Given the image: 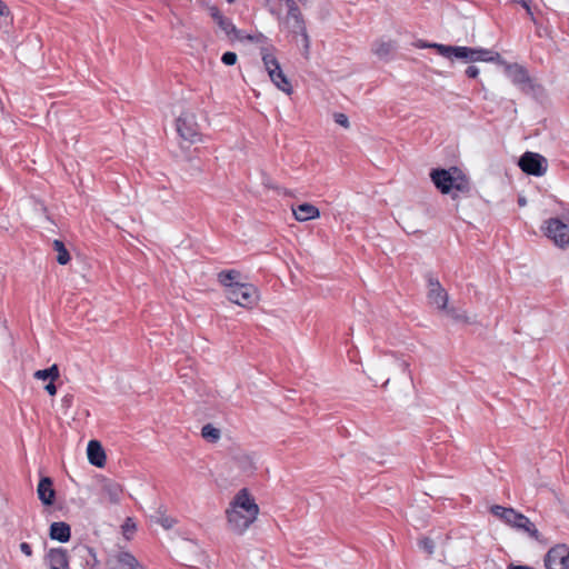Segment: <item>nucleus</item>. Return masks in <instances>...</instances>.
I'll return each mask as SVG.
<instances>
[{
	"instance_id": "f257e3e1",
	"label": "nucleus",
	"mask_w": 569,
	"mask_h": 569,
	"mask_svg": "<svg viewBox=\"0 0 569 569\" xmlns=\"http://www.w3.org/2000/svg\"><path fill=\"white\" fill-rule=\"evenodd\" d=\"M259 506L248 489H241L226 509L227 525L230 531L243 535L257 520Z\"/></svg>"
},
{
	"instance_id": "f03ea898",
	"label": "nucleus",
	"mask_w": 569,
	"mask_h": 569,
	"mask_svg": "<svg viewBox=\"0 0 569 569\" xmlns=\"http://www.w3.org/2000/svg\"><path fill=\"white\" fill-rule=\"evenodd\" d=\"M430 179L442 194H449L453 199L460 194H467L471 190L469 178L457 167L433 169L430 172Z\"/></svg>"
},
{
	"instance_id": "7ed1b4c3",
	"label": "nucleus",
	"mask_w": 569,
	"mask_h": 569,
	"mask_svg": "<svg viewBox=\"0 0 569 569\" xmlns=\"http://www.w3.org/2000/svg\"><path fill=\"white\" fill-rule=\"evenodd\" d=\"M436 51L443 58L462 62H501L500 53L485 48L465 46H435Z\"/></svg>"
},
{
	"instance_id": "20e7f679",
	"label": "nucleus",
	"mask_w": 569,
	"mask_h": 569,
	"mask_svg": "<svg viewBox=\"0 0 569 569\" xmlns=\"http://www.w3.org/2000/svg\"><path fill=\"white\" fill-rule=\"evenodd\" d=\"M407 367L395 353H382L368 360L363 372L372 380L385 379V385L389 382V376L397 367Z\"/></svg>"
},
{
	"instance_id": "39448f33",
	"label": "nucleus",
	"mask_w": 569,
	"mask_h": 569,
	"mask_svg": "<svg viewBox=\"0 0 569 569\" xmlns=\"http://www.w3.org/2000/svg\"><path fill=\"white\" fill-rule=\"evenodd\" d=\"M287 14L281 21L283 29L299 37L298 43L301 44L305 51H308L309 39L305 31L303 21L300 11L293 0H284Z\"/></svg>"
},
{
	"instance_id": "423d86ee",
	"label": "nucleus",
	"mask_w": 569,
	"mask_h": 569,
	"mask_svg": "<svg viewBox=\"0 0 569 569\" xmlns=\"http://www.w3.org/2000/svg\"><path fill=\"white\" fill-rule=\"evenodd\" d=\"M542 230L546 237H548L556 246L560 248L568 247L569 212H565L558 217L546 220Z\"/></svg>"
},
{
	"instance_id": "0eeeda50",
	"label": "nucleus",
	"mask_w": 569,
	"mask_h": 569,
	"mask_svg": "<svg viewBox=\"0 0 569 569\" xmlns=\"http://www.w3.org/2000/svg\"><path fill=\"white\" fill-rule=\"evenodd\" d=\"M227 298L243 308H252L259 299L258 290L250 283L239 282L226 292Z\"/></svg>"
},
{
	"instance_id": "6e6552de",
	"label": "nucleus",
	"mask_w": 569,
	"mask_h": 569,
	"mask_svg": "<svg viewBox=\"0 0 569 569\" xmlns=\"http://www.w3.org/2000/svg\"><path fill=\"white\" fill-rule=\"evenodd\" d=\"M262 61L264 64V68L271 79V81L274 83V86L283 91L287 94H290L292 91V87L288 78L284 76L278 60L276 57L270 53L268 50L262 53Z\"/></svg>"
},
{
	"instance_id": "1a4fd4ad",
	"label": "nucleus",
	"mask_w": 569,
	"mask_h": 569,
	"mask_svg": "<svg viewBox=\"0 0 569 569\" xmlns=\"http://www.w3.org/2000/svg\"><path fill=\"white\" fill-rule=\"evenodd\" d=\"M177 131L179 136L190 142L197 143L201 141V133L196 117L191 112H183L177 119Z\"/></svg>"
},
{
	"instance_id": "9d476101",
	"label": "nucleus",
	"mask_w": 569,
	"mask_h": 569,
	"mask_svg": "<svg viewBox=\"0 0 569 569\" xmlns=\"http://www.w3.org/2000/svg\"><path fill=\"white\" fill-rule=\"evenodd\" d=\"M519 167L528 174L541 177L547 171L548 162L541 154L528 151L520 157Z\"/></svg>"
},
{
	"instance_id": "9b49d317",
	"label": "nucleus",
	"mask_w": 569,
	"mask_h": 569,
	"mask_svg": "<svg viewBox=\"0 0 569 569\" xmlns=\"http://www.w3.org/2000/svg\"><path fill=\"white\" fill-rule=\"evenodd\" d=\"M546 569H569V547L557 545L548 550L545 556Z\"/></svg>"
},
{
	"instance_id": "f8f14e48",
	"label": "nucleus",
	"mask_w": 569,
	"mask_h": 569,
	"mask_svg": "<svg viewBox=\"0 0 569 569\" xmlns=\"http://www.w3.org/2000/svg\"><path fill=\"white\" fill-rule=\"evenodd\" d=\"M428 300L438 310H446L448 295L438 280L430 279L428 283Z\"/></svg>"
},
{
	"instance_id": "ddd939ff",
	"label": "nucleus",
	"mask_w": 569,
	"mask_h": 569,
	"mask_svg": "<svg viewBox=\"0 0 569 569\" xmlns=\"http://www.w3.org/2000/svg\"><path fill=\"white\" fill-rule=\"evenodd\" d=\"M123 493L122 486L118 482L104 479L101 482V496L104 500H107L111 505H118L121 501V497Z\"/></svg>"
},
{
	"instance_id": "4468645a",
	"label": "nucleus",
	"mask_w": 569,
	"mask_h": 569,
	"mask_svg": "<svg viewBox=\"0 0 569 569\" xmlns=\"http://www.w3.org/2000/svg\"><path fill=\"white\" fill-rule=\"evenodd\" d=\"M491 512L499 519H501L508 526L517 529L518 523L523 522V516L522 513L516 511L512 508H505L501 506H492Z\"/></svg>"
},
{
	"instance_id": "2eb2a0df",
	"label": "nucleus",
	"mask_w": 569,
	"mask_h": 569,
	"mask_svg": "<svg viewBox=\"0 0 569 569\" xmlns=\"http://www.w3.org/2000/svg\"><path fill=\"white\" fill-rule=\"evenodd\" d=\"M500 64L505 68L506 76L515 83V84H523L529 82V74L527 70L518 64V63H507L501 59Z\"/></svg>"
},
{
	"instance_id": "dca6fc26",
	"label": "nucleus",
	"mask_w": 569,
	"mask_h": 569,
	"mask_svg": "<svg viewBox=\"0 0 569 569\" xmlns=\"http://www.w3.org/2000/svg\"><path fill=\"white\" fill-rule=\"evenodd\" d=\"M38 498L46 506H51L54 502L56 491L53 489L52 480L49 477L40 479L37 487Z\"/></svg>"
},
{
	"instance_id": "f3484780",
	"label": "nucleus",
	"mask_w": 569,
	"mask_h": 569,
	"mask_svg": "<svg viewBox=\"0 0 569 569\" xmlns=\"http://www.w3.org/2000/svg\"><path fill=\"white\" fill-rule=\"evenodd\" d=\"M87 456L89 462L98 468H102L106 465L104 450L100 442L97 440L89 441L87 447Z\"/></svg>"
},
{
	"instance_id": "a211bd4d",
	"label": "nucleus",
	"mask_w": 569,
	"mask_h": 569,
	"mask_svg": "<svg viewBox=\"0 0 569 569\" xmlns=\"http://www.w3.org/2000/svg\"><path fill=\"white\" fill-rule=\"evenodd\" d=\"M111 569H144L129 552H119L111 560Z\"/></svg>"
},
{
	"instance_id": "6ab92c4d",
	"label": "nucleus",
	"mask_w": 569,
	"mask_h": 569,
	"mask_svg": "<svg viewBox=\"0 0 569 569\" xmlns=\"http://www.w3.org/2000/svg\"><path fill=\"white\" fill-rule=\"evenodd\" d=\"M48 560L50 569H69L67 552L61 548L51 549Z\"/></svg>"
},
{
	"instance_id": "aec40b11",
	"label": "nucleus",
	"mask_w": 569,
	"mask_h": 569,
	"mask_svg": "<svg viewBox=\"0 0 569 569\" xmlns=\"http://www.w3.org/2000/svg\"><path fill=\"white\" fill-rule=\"evenodd\" d=\"M292 212L298 221H307L320 214L318 208L309 203L292 207Z\"/></svg>"
},
{
	"instance_id": "412c9836",
	"label": "nucleus",
	"mask_w": 569,
	"mask_h": 569,
	"mask_svg": "<svg viewBox=\"0 0 569 569\" xmlns=\"http://www.w3.org/2000/svg\"><path fill=\"white\" fill-rule=\"evenodd\" d=\"M517 530L527 533L531 539L539 543L546 545L547 540L539 532L536 525L526 516H523V522L518 523Z\"/></svg>"
},
{
	"instance_id": "4be33fe9",
	"label": "nucleus",
	"mask_w": 569,
	"mask_h": 569,
	"mask_svg": "<svg viewBox=\"0 0 569 569\" xmlns=\"http://www.w3.org/2000/svg\"><path fill=\"white\" fill-rule=\"evenodd\" d=\"M71 529L66 522H52L50 526V538L59 542H67L70 539Z\"/></svg>"
},
{
	"instance_id": "5701e85b",
	"label": "nucleus",
	"mask_w": 569,
	"mask_h": 569,
	"mask_svg": "<svg viewBox=\"0 0 569 569\" xmlns=\"http://www.w3.org/2000/svg\"><path fill=\"white\" fill-rule=\"evenodd\" d=\"M219 28L228 36L229 38L233 37L239 40L247 39L249 41H253L252 36H243L241 31H239L236 26L223 16V18L217 23Z\"/></svg>"
},
{
	"instance_id": "b1692460",
	"label": "nucleus",
	"mask_w": 569,
	"mask_h": 569,
	"mask_svg": "<svg viewBox=\"0 0 569 569\" xmlns=\"http://www.w3.org/2000/svg\"><path fill=\"white\" fill-rule=\"evenodd\" d=\"M240 272L237 270H224L218 274L219 282L226 288V292L229 291V288L238 284L240 281Z\"/></svg>"
},
{
	"instance_id": "393cba45",
	"label": "nucleus",
	"mask_w": 569,
	"mask_h": 569,
	"mask_svg": "<svg viewBox=\"0 0 569 569\" xmlns=\"http://www.w3.org/2000/svg\"><path fill=\"white\" fill-rule=\"evenodd\" d=\"M238 467L246 475H251L256 470V461L253 457L249 455H239L236 457Z\"/></svg>"
},
{
	"instance_id": "a878e982",
	"label": "nucleus",
	"mask_w": 569,
	"mask_h": 569,
	"mask_svg": "<svg viewBox=\"0 0 569 569\" xmlns=\"http://www.w3.org/2000/svg\"><path fill=\"white\" fill-rule=\"evenodd\" d=\"M372 52L383 59L387 58L393 50V44L388 41H376L372 44Z\"/></svg>"
},
{
	"instance_id": "bb28decb",
	"label": "nucleus",
	"mask_w": 569,
	"mask_h": 569,
	"mask_svg": "<svg viewBox=\"0 0 569 569\" xmlns=\"http://www.w3.org/2000/svg\"><path fill=\"white\" fill-rule=\"evenodd\" d=\"M53 249L57 251V261L59 264H67L70 261V254L66 249L64 244L60 240L53 241Z\"/></svg>"
},
{
	"instance_id": "cd10ccee",
	"label": "nucleus",
	"mask_w": 569,
	"mask_h": 569,
	"mask_svg": "<svg viewBox=\"0 0 569 569\" xmlns=\"http://www.w3.org/2000/svg\"><path fill=\"white\" fill-rule=\"evenodd\" d=\"M201 436L209 442H217L220 439L221 432L220 429L208 423L202 427Z\"/></svg>"
},
{
	"instance_id": "c85d7f7f",
	"label": "nucleus",
	"mask_w": 569,
	"mask_h": 569,
	"mask_svg": "<svg viewBox=\"0 0 569 569\" xmlns=\"http://www.w3.org/2000/svg\"><path fill=\"white\" fill-rule=\"evenodd\" d=\"M419 547L428 555H432L436 549V541L430 537H425L419 540Z\"/></svg>"
},
{
	"instance_id": "c756f323",
	"label": "nucleus",
	"mask_w": 569,
	"mask_h": 569,
	"mask_svg": "<svg viewBox=\"0 0 569 569\" xmlns=\"http://www.w3.org/2000/svg\"><path fill=\"white\" fill-rule=\"evenodd\" d=\"M332 118H333L335 123H337L338 126H340L345 129L350 128V122H349L347 114H345L342 112H335L332 114Z\"/></svg>"
},
{
	"instance_id": "7c9ffc66",
	"label": "nucleus",
	"mask_w": 569,
	"mask_h": 569,
	"mask_svg": "<svg viewBox=\"0 0 569 569\" xmlns=\"http://www.w3.org/2000/svg\"><path fill=\"white\" fill-rule=\"evenodd\" d=\"M238 60V57L234 52L232 51H228V52H224L221 57V61L222 63H224L226 66H233L236 64Z\"/></svg>"
},
{
	"instance_id": "2f4dec72",
	"label": "nucleus",
	"mask_w": 569,
	"mask_h": 569,
	"mask_svg": "<svg viewBox=\"0 0 569 569\" xmlns=\"http://www.w3.org/2000/svg\"><path fill=\"white\" fill-rule=\"evenodd\" d=\"M209 13L216 23H218L223 18V14L220 12V10L217 7H210Z\"/></svg>"
},
{
	"instance_id": "473e14b6",
	"label": "nucleus",
	"mask_w": 569,
	"mask_h": 569,
	"mask_svg": "<svg viewBox=\"0 0 569 569\" xmlns=\"http://www.w3.org/2000/svg\"><path fill=\"white\" fill-rule=\"evenodd\" d=\"M157 521L166 529H170L174 523L173 519L164 516H161Z\"/></svg>"
},
{
	"instance_id": "72a5a7b5",
	"label": "nucleus",
	"mask_w": 569,
	"mask_h": 569,
	"mask_svg": "<svg viewBox=\"0 0 569 569\" xmlns=\"http://www.w3.org/2000/svg\"><path fill=\"white\" fill-rule=\"evenodd\" d=\"M50 372L47 369L38 370L34 372V378L38 380H47L50 379Z\"/></svg>"
},
{
	"instance_id": "f704fd0d",
	"label": "nucleus",
	"mask_w": 569,
	"mask_h": 569,
	"mask_svg": "<svg viewBox=\"0 0 569 569\" xmlns=\"http://www.w3.org/2000/svg\"><path fill=\"white\" fill-rule=\"evenodd\" d=\"M415 46L417 48H421V49H425V48H432L436 50V47L435 46H442L441 43H428L426 41H422V40H419L415 43Z\"/></svg>"
},
{
	"instance_id": "c9c22d12",
	"label": "nucleus",
	"mask_w": 569,
	"mask_h": 569,
	"mask_svg": "<svg viewBox=\"0 0 569 569\" xmlns=\"http://www.w3.org/2000/svg\"><path fill=\"white\" fill-rule=\"evenodd\" d=\"M0 16L3 17V18H9L10 17V9L9 7L0 0Z\"/></svg>"
},
{
	"instance_id": "e433bc0d",
	"label": "nucleus",
	"mask_w": 569,
	"mask_h": 569,
	"mask_svg": "<svg viewBox=\"0 0 569 569\" xmlns=\"http://www.w3.org/2000/svg\"><path fill=\"white\" fill-rule=\"evenodd\" d=\"M50 372V380L53 381L59 377V369L57 365H52L50 368L47 369Z\"/></svg>"
},
{
	"instance_id": "4c0bfd02",
	"label": "nucleus",
	"mask_w": 569,
	"mask_h": 569,
	"mask_svg": "<svg viewBox=\"0 0 569 569\" xmlns=\"http://www.w3.org/2000/svg\"><path fill=\"white\" fill-rule=\"evenodd\" d=\"M20 550L22 553H24L27 557H30L32 555L31 546L27 542L20 543Z\"/></svg>"
},
{
	"instance_id": "58836bf2",
	"label": "nucleus",
	"mask_w": 569,
	"mask_h": 569,
	"mask_svg": "<svg viewBox=\"0 0 569 569\" xmlns=\"http://www.w3.org/2000/svg\"><path fill=\"white\" fill-rule=\"evenodd\" d=\"M466 74L470 78H477L479 74V69L475 66H470L466 69Z\"/></svg>"
},
{
	"instance_id": "ea45409f",
	"label": "nucleus",
	"mask_w": 569,
	"mask_h": 569,
	"mask_svg": "<svg viewBox=\"0 0 569 569\" xmlns=\"http://www.w3.org/2000/svg\"><path fill=\"white\" fill-rule=\"evenodd\" d=\"M134 529H136L134 522L132 521L131 518H128L123 525V530L129 531V530H134Z\"/></svg>"
},
{
	"instance_id": "a19ab883",
	"label": "nucleus",
	"mask_w": 569,
	"mask_h": 569,
	"mask_svg": "<svg viewBox=\"0 0 569 569\" xmlns=\"http://www.w3.org/2000/svg\"><path fill=\"white\" fill-rule=\"evenodd\" d=\"M46 391L50 395V396H54L57 393V388L53 383V381L49 382L46 387H44Z\"/></svg>"
},
{
	"instance_id": "79ce46f5",
	"label": "nucleus",
	"mask_w": 569,
	"mask_h": 569,
	"mask_svg": "<svg viewBox=\"0 0 569 569\" xmlns=\"http://www.w3.org/2000/svg\"><path fill=\"white\" fill-rule=\"evenodd\" d=\"M508 569H535L530 566H526V565H516V563H510L508 566Z\"/></svg>"
},
{
	"instance_id": "37998d69",
	"label": "nucleus",
	"mask_w": 569,
	"mask_h": 569,
	"mask_svg": "<svg viewBox=\"0 0 569 569\" xmlns=\"http://www.w3.org/2000/svg\"><path fill=\"white\" fill-rule=\"evenodd\" d=\"M518 203H519V206L525 207V206L527 204V200H526V198L520 197V198L518 199Z\"/></svg>"
},
{
	"instance_id": "c03bdc74",
	"label": "nucleus",
	"mask_w": 569,
	"mask_h": 569,
	"mask_svg": "<svg viewBox=\"0 0 569 569\" xmlns=\"http://www.w3.org/2000/svg\"><path fill=\"white\" fill-rule=\"evenodd\" d=\"M523 7L527 9V11L530 13V8L529 6L527 4V2H522Z\"/></svg>"
},
{
	"instance_id": "a18cd8bd",
	"label": "nucleus",
	"mask_w": 569,
	"mask_h": 569,
	"mask_svg": "<svg viewBox=\"0 0 569 569\" xmlns=\"http://www.w3.org/2000/svg\"><path fill=\"white\" fill-rule=\"evenodd\" d=\"M234 0H227L228 3H232Z\"/></svg>"
}]
</instances>
